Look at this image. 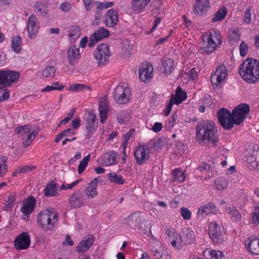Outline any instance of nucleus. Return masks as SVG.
I'll return each instance as SVG.
<instances>
[{"label":"nucleus","instance_id":"32","mask_svg":"<svg viewBox=\"0 0 259 259\" xmlns=\"http://www.w3.org/2000/svg\"><path fill=\"white\" fill-rule=\"evenodd\" d=\"M182 239L186 244H191L194 243L196 236L194 232L189 228H184L183 230Z\"/></svg>","mask_w":259,"mask_h":259},{"label":"nucleus","instance_id":"57","mask_svg":"<svg viewBox=\"0 0 259 259\" xmlns=\"http://www.w3.org/2000/svg\"><path fill=\"white\" fill-rule=\"evenodd\" d=\"M252 11L250 7L246 8L244 14V21L246 23H250L251 21Z\"/></svg>","mask_w":259,"mask_h":259},{"label":"nucleus","instance_id":"31","mask_svg":"<svg viewBox=\"0 0 259 259\" xmlns=\"http://www.w3.org/2000/svg\"><path fill=\"white\" fill-rule=\"evenodd\" d=\"M225 211L229 215V217L232 221L238 222L241 221V215L234 206L227 205L225 209Z\"/></svg>","mask_w":259,"mask_h":259},{"label":"nucleus","instance_id":"51","mask_svg":"<svg viewBox=\"0 0 259 259\" xmlns=\"http://www.w3.org/2000/svg\"><path fill=\"white\" fill-rule=\"evenodd\" d=\"M134 132V130H130L122 137V142L121 147L123 148V151L126 148L128 141L133 137Z\"/></svg>","mask_w":259,"mask_h":259},{"label":"nucleus","instance_id":"4","mask_svg":"<svg viewBox=\"0 0 259 259\" xmlns=\"http://www.w3.org/2000/svg\"><path fill=\"white\" fill-rule=\"evenodd\" d=\"M123 225L133 229L146 230L150 225L144 212L137 211L130 213L123 220Z\"/></svg>","mask_w":259,"mask_h":259},{"label":"nucleus","instance_id":"37","mask_svg":"<svg viewBox=\"0 0 259 259\" xmlns=\"http://www.w3.org/2000/svg\"><path fill=\"white\" fill-rule=\"evenodd\" d=\"M35 12L39 16L46 17L48 13V8L47 6L40 2H36L33 6Z\"/></svg>","mask_w":259,"mask_h":259},{"label":"nucleus","instance_id":"64","mask_svg":"<svg viewBox=\"0 0 259 259\" xmlns=\"http://www.w3.org/2000/svg\"><path fill=\"white\" fill-rule=\"evenodd\" d=\"M113 3L110 2H104V3H99L98 7L101 9H106L109 7H111L113 6Z\"/></svg>","mask_w":259,"mask_h":259},{"label":"nucleus","instance_id":"44","mask_svg":"<svg viewBox=\"0 0 259 259\" xmlns=\"http://www.w3.org/2000/svg\"><path fill=\"white\" fill-rule=\"evenodd\" d=\"M12 48L15 53H19L22 50V38L20 36L13 37L11 41Z\"/></svg>","mask_w":259,"mask_h":259},{"label":"nucleus","instance_id":"35","mask_svg":"<svg viewBox=\"0 0 259 259\" xmlns=\"http://www.w3.org/2000/svg\"><path fill=\"white\" fill-rule=\"evenodd\" d=\"M5 80L7 86L10 85L12 82H16L19 78V74L15 71L4 70Z\"/></svg>","mask_w":259,"mask_h":259},{"label":"nucleus","instance_id":"18","mask_svg":"<svg viewBox=\"0 0 259 259\" xmlns=\"http://www.w3.org/2000/svg\"><path fill=\"white\" fill-rule=\"evenodd\" d=\"M228 75V69L224 65H220L217 68L215 72L211 75V82L215 85L223 81Z\"/></svg>","mask_w":259,"mask_h":259},{"label":"nucleus","instance_id":"11","mask_svg":"<svg viewBox=\"0 0 259 259\" xmlns=\"http://www.w3.org/2000/svg\"><path fill=\"white\" fill-rule=\"evenodd\" d=\"M94 55L99 64H106L110 56L109 46L106 44L99 45L94 51Z\"/></svg>","mask_w":259,"mask_h":259},{"label":"nucleus","instance_id":"60","mask_svg":"<svg viewBox=\"0 0 259 259\" xmlns=\"http://www.w3.org/2000/svg\"><path fill=\"white\" fill-rule=\"evenodd\" d=\"M76 110L73 108L70 110V111L67 114V116L64 119L62 120L60 122V125L65 124L67 123L73 117V115L75 113Z\"/></svg>","mask_w":259,"mask_h":259},{"label":"nucleus","instance_id":"15","mask_svg":"<svg viewBox=\"0 0 259 259\" xmlns=\"http://www.w3.org/2000/svg\"><path fill=\"white\" fill-rule=\"evenodd\" d=\"M96 118V116L94 113L92 112H88L85 122L86 130L85 138L87 139L91 137L97 128L98 124L95 120Z\"/></svg>","mask_w":259,"mask_h":259},{"label":"nucleus","instance_id":"43","mask_svg":"<svg viewBox=\"0 0 259 259\" xmlns=\"http://www.w3.org/2000/svg\"><path fill=\"white\" fill-rule=\"evenodd\" d=\"M131 118V112L123 110L117 114V119L120 124L126 123L128 122Z\"/></svg>","mask_w":259,"mask_h":259},{"label":"nucleus","instance_id":"23","mask_svg":"<svg viewBox=\"0 0 259 259\" xmlns=\"http://www.w3.org/2000/svg\"><path fill=\"white\" fill-rule=\"evenodd\" d=\"M85 198L81 191L78 190L70 196L69 203L73 208H79L83 205Z\"/></svg>","mask_w":259,"mask_h":259},{"label":"nucleus","instance_id":"58","mask_svg":"<svg viewBox=\"0 0 259 259\" xmlns=\"http://www.w3.org/2000/svg\"><path fill=\"white\" fill-rule=\"evenodd\" d=\"M248 51V47L247 45L244 41L241 42L239 46V51L240 55L242 57H245Z\"/></svg>","mask_w":259,"mask_h":259},{"label":"nucleus","instance_id":"14","mask_svg":"<svg viewBox=\"0 0 259 259\" xmlns=\"http://www.w3.org/2000/svg\"><path fill=\"white\" fill-rule=\"evenodd\" d=\"M31 239L27 232H22L19 234L14 241V246L17 250H25L30 245Z\"/></svg>","mask_w":259,"mask_h":259},{"label":"nucleus","instance_id":"61","mask_svg":"<svg viewBox=\"0 0 259 259\" xmlns=\"http://www.w3.org/2000/svg\"><path fill=\"white\" fill-rule=\"evenodd\" d=\"M64 86L54 87V85H47L42 89V92H51L54 90L62 91L64 89Z\"/></svg>","mask_w":259,"mask_h":259},{"label":"nucleus","instance_id":"38","mask_svg":"<svg viewBox=\"0 0 259 259\" xmlns=\"http://www.w3.org/2000/svg\"><path fill=\"white\" fill-rule=\"evenodd\" d=\"M172 97L174 98V102L177 105H179L187 98V93L180 87L176 90L175 96Z\"/></svg>","mask_w":259,"mask_h":259},{"label":"nucleus","instance_id":"55","mask_svg":"<svg viewBox=\"0 0 259 259\" xmlns=\"http://www.w3.org/2000/svg\"><path fill=\"white\" fill-rule=\"evenodd\" d=\"M250 223L255 226L259 224V208L258 207H255L254 211L252 212Z\"/></svg>","mask_w":259,"mask_h":259},{"label":"nucleus","instance_id":"63","mask_svg":"<svg viewBox=\"0 0 259 259\" xmlns=\"http://www.w3.org/2000/svg\"><path fill=\"white\" fill-rule=\"evenodd\" d=\"M71 5L69 2H64L60 4V9L63 12H68L71 9Z\"/></svg>","mask_w":259,"mask_h":259},{"label":"nucleus","instance_id":"25","mask_svg":"<svg viewBox=\"0 0 259 259\" xmlns=\"http://www.w3.org/2000/svg\"><path fill=\"white\" fill-rule=\"evenodd\" d=\"M245 245L248 251L251 254H259V239L256 237L251 236L245 241Z\"/></svg>","mask_w":259,"mask_h":259},{"label":"nucleus","instance_id":"45","mask_svg":"<svg viewBox=\"0 0 259 259\" xmlns=\"http://www.w3.org/2000/svg\"><path fill=\"white\" fill-rule=\"evenodd\" d=\"M16 200V194L14 193H10L4 203L5 209L10 210L15 205Z\"/></svg>","mask_w":259,"mask_h":259},{"label":"nucleus","instance_id":"56","mask_svg":"<svg viewBox=\"0 0 259 259\" xmlns=\"http://www.w3.org/2000/svg\"><path fill=\"white\" fill-rule=\"evenodd\" d=\"M181 215L184 220H189L191 218L192 213L191 211L186 207H182L180 208Z\"/></svg>","mask_w":259,"mask_h":259},{"label":"nucleus","instance_id":"47","mask_svg":"<svg viewBox=\"0 0 259 259\" xmlns=\"http://www.w3.org/2000/svg\"><path fill=\"white\" fill-rule=\"evenodd\" d=\"M7 162V158L4 155H0V178L3 177L8 171Z\"/></svg>","mask_w":259,"mask_h":259},{"label":"nucleus","instance_id":"21","mask_svg":"<svg viewBox=\"0 0 259 259\" xmlns=\"http://www.w3.org/2000/svg\"><path fill=\"white\" fill-rule=\"evenodd\" d=\"M208 233L210 238L214 242H221L223 240L220 227L214 221L208 224Z\"/></svg>","mask_w":259,"mask_h":259},{"label":"nucleus","instance_id":"39","mask_svg":"<svg viewBox=\"0 0 259 259\" xmlns=\"http://www.w3.org/2000/svg\"><path fill=\"white\" fill-rule=\"evenodd\" d=\"M108 179L110 182L118 185L123 184L124 179L123 177L117 174L115 172H110L107 174Z\"/></svg>","mask_w":259,"mask_h":259},{"label":"nucleus","instance_id":"62","mask_svg":"<svg viewBox=\"0 0 259 259\" xmlns=\"http://www.w3.org/2000/svg\"><path fill=\"white\" fill-rule=\"evenodd\" d=\"M10 97V92L8 90H0V102L7 100Z\"/></svg>","mask_w":259,"mask_h":259},{"label":"nucleus","instance_id":"49","mask_svg":"<svg viewBox=\"0 0 259 259\" xmlns=\"http://www.w3.org/2000/svg\"><path fill=\"white\" fill-rule=\"evenodd\" d=\"M56 186L54 182H51L47 185L45 189V195L47 196H53L56 194Z\"/></svg>","mask_w":259,"mask_h":259},{"label":"nucleus","instance_id":"42","mask_svg":"<svg viewBox=\"0 0 259 259\" xmlns=\"http://www.w3.org/2000/svg\"><path fill=\"white\" fill-rule=\"evenodd\" d=\"M207 259H224L223 253L214 250H207L204 252Z\"/></svg>","mask_w":259,"mask_h":259},{"label":"nucleus","instance_id":"33","mask_svg":"<svg viewBox=\"0 0 259 259\" xmlns=\"http://www.w3.org/2000/svg\"><path fill=\"white\" fill-rule=\"evenodd\" d=\"M151 0H132V9L136 13H141L145 10L146 7Z\"/></svg>","mask_w":259,"mask_h":259},{"label":"nucleus","instance_id":"48","mask_svg":"<svg viewBox=\"0 0 259 259\" xmlns=\"http://www.w3.org/2000/svg\"><path fill=\"white\" fill-rule=\"evenodd\" d=\"M215 188L218 190H223L228 187V182L224 177L218 178L214 182Z\"/></svg>","mask_w":259,"mask_h":259},{"label":"nucleus","instance_id":"19","mask_svg":"<svg viewBox=\"0 0 259 259\" xmlns=\"http://www.w3.org/2000/svg\"><path fill=\"white\" fill-rule=\"evenodd\" d=\"M21 208L22 212L21 218L23 220H27L30 214L33 211L35 205V200L33 197H29L22 202Z\"/></svg>","mask_w":259,"mask_h":259},{"label":"nucleus","instance_id":"5","mask_svg":"<svg viewBox=\"0 0 259 259\" xmlns=\"http://www.w3.org/2000/svg\"><path fill=\"white\" fill-rule=\"evenodd\" d=\"M58 221V213L53 208H48L41 211L37 218L39 227L46 231L53 229Z\"/></svg>","mask_w":259,"mask_h":259},{"label":"nucleus","instance_id":"6","mask_svg":"<svg viewBox=\"0 0 259 259\" xmlns=\"http://www.w3.org/2000/svg\"><path fill=\"white\" fill-rule=\"evenodd\" d=\"M222 42L220 33L214 31L209 32L203 36L201 50L206 54H211L220 48Z\"/></svg>","mask_w":259,"mask_h":259},{"label":"nucleus","instance_id":"30","mask_svg":"<svg viewBox=\"0 0 259 259\" xmlns=\"http://www.w3.org/2000/svg\"><path fill=\"white\" fill-rule=\"evenodd\" d=\"M80 58L79 50L74 46H71L67 52V58L69 63L71 65H75Z\"/></svg>","mask_w":259,"mask_h":259},{"label":"nucleus","instance_id":"50","mask_svg":"<svg viewBox=\"0 0 259 259\" xmlns=\"http://www.w3.org/2000/svg\"><path fill=\"white\" fill-rule=\"evenodd\" d=\"M90 89V87L81 83H74L71 85L69 88L68 91L78 92L83 91L84 90H89Z\"/></svg>","mask_w":259,"mask_h":259},{"label":"nucleus","instance_id":"28","mask_svg":"<svg viewBox=\"0 0 259 259\" xmlns=\"http://www.w3.org/2000/svg\"><path fill=\"white\" fill-rule=\"evenodd\" d=\"M175 64L173 60L170 58H166L163 60L160 71L164 76L170 75L174 70Z\"/></svg>","mask_w":259,"mask_h":259},{"label":"nucleus","instance_id":"27","mask_svg":"<svg viewBox=\"0 0 259 259\" xmlns=\"http://www.w3.org/2000/svg\"><path fill=\"white\" fill-rule=\"evenodd\" d=\"M118 20V14L116 10H108L105 16V24L108 27H113L117 24Z\"/></svg>","mask_w":259,"mask_h":259},{"label":"nucleus","instance_id":"20","mask_svg":"<svg viewBox=\"0 0 259 259\" xmlns=\"http://www.w3.org/2000/svg\"><path fill=\"white\" fill-rule=\"evenodd\" d=\"M99 181L98 178H96L88 184L84 189V196L86 198L91 199L98 196L97 187Z\"/></svg>","mask_w":259,"mask_h":259},{"label":"nucleus","instance_id":"9","mask_svg":"<svg viewBox=\"0 0 259 259\" xmlns=\"http://www.w3.org/2000/svg\"><path fill=\"white\" fill-rule=\"evenodd\" d=\"M40 23L37 17L33 14H30L28 18L26 26L28 38L34 39L38 33Z\"/></svg>","mask_w":259,"mask_h":259},{"label":"nucleus","instance_id":"24","mask_svg":"<svg viewBox=\"0 0 259 259\" xmlns=\"http://www.w3.org/2000/svg\"><path fill=\"white\" fill-rule=\"evenodd\" d=\"M99 111L100 113V122L104 123L107 118L109 111L108 103L106 96L101 97L99 102Z\"/></svg>","mask_w":259,"mask_h":259},{"label":"nucleus","instance_id":"1","mask_svg":"<svg viewBox=\"0 0 259 259\" xmlns=\"http://www.w3.org/2000/svg\"><path fill=\"white\" fill-rule=\"evenodd\" d=\"M250 107L246 104L242 103L237 106L232 113L226 109H220L217 114L221 125L226 130H231L234 125H240L246 118Z\"/></svg>","mask_w":259,"mask_h":259},{"label":"nucleus","instance_id":"34","mask_svg":"<svg viewBox=\"0 0 259 259\" xmlns=\"http://www.w3.org/2000/svg\"><path fill=\"white\" fill-rule=\"evenodd\" d=\"M241 33L237 27H232L228 30V37L229 41L232 45L239 41Z\"/></svg>","mask_w":259,"mask_h":259},{"label":"nucleus","instance_id":"40","mask_svg":"<svg viewBox=\"0 0 259 259\" xmlns=\"http://www.w3.org/2000/svg\"><path fill=\"white\" fill-rule=\"evenodd\" d=\"M172 181L178 183H183L186 180V175L182 170L176 168L172 171Z\"/></svg>","mask_w":259,"mask_h":259},{"label":"nucleus","instance_id":"36","mask_svg":"<svg viewBox=\"0 0 259 259\" xmlns=\"http://www.w3.org/2000/svg\"><path fill=\"white\" fill-rule=\"evenodd\" d=\"M151 250L157 259H169L170 258L167 251L163 247H159L158 248L153 247Z\"/></svg>","mask_w":259,"mask_h":259},{"label":"nucleus","instance_id":"8","mask_svg":"<svg viewBox=\"0 0 259 259\" xmlns=\"http://www.w3.org/2000/svg\"><path fill=\"white\" fill-rule=\"evenodd\" d=\"M130 90L126 83H119L115 89L113 96L118 104H126L129 101Z\"/></svg>","mask_w":259,"mask_h":259},{"label":"nucleus","instance_id":"26","mask_svg":"<svg viewBox=\"0 0 259 259\" xmlns=\"http://www.w3.org/2000/svg\"><path fill=\"white\" fill-rule=\"evenodd\" d=\"M95 241V238L92 235L84 237L76 247V251L78 253H84L89 250Z\"/></svg>","mask_w":259,"mask_h":259},{"label":"nucleus","instance_id":"17","mask_svg":"<svg viewBox=\"0 0 259 259\" xmlns=\"http://www.w3.org/2000/svg\"><path fill=\"white\" fill-rule=\"evenodd\" d=\"M217 211V207L213 203L211 202L207 203L201 206L198 209L196 213V218L198 221H202L205 216L215 213Z\"/></svg>","mask_w":259,"mask_h":259},{"label":"nucleus","instance_id":"52","mask_svg":"<svg viewBox=\"0 0 259 259\" xmlns=\"http://www.w3.org/2000/svg\"><path fill=\"white\" fill-rule=\"evenodd\" d=\"M90 159V155L89 154L84 157L80 161L78 167V173L81 174L86 168Z\"/></svg>","mask_w":259,"mask_h":259},{"label":"nucleus","instance_id":"53","mask_svg":"<svg viewBox=\"0 0 259 259\" xmlns=\"http://www.w3.org/2000/svg\"><path fill=\"white\" fill-rule=\"evenodd\" d=\"M56 73L55 67L47 66L42 70V76L45 77H53Z\"/></svg>","mask_w":259,"mask_h":259},{"label":"nucleus","instance_id":"41","mask_svg":"<svg viewBox=\"0 0 259 259\" xmlns=\"http://www.w3.org/2000/svg\"><path fill=\"white\" fill-rule=\"evenodd\" d=\"M227 14V9L225 7H223L219 9L215 13L214 16L212 17L211 22H215L223 20Z\"/></svg>","mask_w":259,"mask_h":259},{"label":"nucleus","instance_id":"22","mask_svg":"<svg viewBox=\"0 0 259 259\" xmlns=\"http://www.w3.org/2000/svg\"><path fill=\"white\" fill-rule=\"evenodd\" d=\"M109 34L110 32L107 29L103 27L100 28L90 37L88 46L90 48L94 47L98 41L104 38L107 37Z\"/></svg>","mask_w":259,"mask_h":259},{"label":"nucleus","instance_id":"29","mask_svg":"<svg viewBox=\"0 0 259 259\" xmlns=\"http://www.w3.org/2000/svg\"><path fill=\"white\" fill-rule=\"evenodd\" d=\"M209 7L208 0H196L194 7L195 14L203 15L205 14Z\"/></svg>","mask_w":259,"mask_h":259},{"label":"nucleus","instance_id":"54","mask_svg":"<svg viewBox=\"0 0 259 259\" xmlns=\"http://www.w3.org/2000/svg\"><path fill=\"white\" fill-rule=\"evenodd\" d=\"M247 162H248V167L250 169H255L257 168L258 164L256 161V157L253 155L248 156L247 158Z\"/></svg>","mask_w":259,"mask_h":259},{"label":"nucleus","instance_id":"7","mask_svg":"<svg viewBox=\"0 0 259 259\" xmlns=\"http://www.w3.org/2000/svg\"><path fill=\"white\" fill-rule=\"evenodd\" d=\"M16 133L22 137L23 145L25 147L29 146L38 134L37 128L29 125L19 126L16 129Z\"/></svg>","mask_w":259,"mask_h":259},{"label":"nucleus","instance_id":"3","mask_svg":"<svg viewBox=\"0 0 259 259\" xmlns=\"http://www.w3.org/2000/svg\"><path fill=\"white\" fill-rule=\"evenodd\" d=\"M238 72L245 81L254 83L259 78V62L248 58L240 65Z\"/></svg>","mask_w":259,"mask_h":259},{"label":"nucleus","instance_id":"46","mask_svg":"<svg viewBox=\"0 0 259 259\" xmlns=\"http://www.w3.org/2000/svg\"><path fill=\"white\" fill-rule=\"evenodd\" d=\"M80 35V28L77 26L70 27L68 31V36L70 39L75 40L78 38Z\"/></svg>","mask_w":259,"mask_h":259},{"label":"nucleus","instance_id":"12","mask_svg":"<svg viewBox=\"0 0 259 259\" xmlns=\"http://www.w3.org/2000/svg\"><path fill=\"white\" fill-rule=\"evenodd\" d=\"M154 68L153 66L148 62L141 64L139 69V75L140 79L144 82L149 81L153 77Z\"/></svg>","mask_w":259,"mask_h":259},{"label":"nucleus","instance_id":"59","mask_svg":"<svg viewBox=\"0 0 259 259\" xmlns=\"http://www.w3.org/2000/svg\"><path fill=\"white\" fill-rule=\"evenodd\" d=\"M174 98L173 97H171V98L169 99V102L167 104V105L166 106L165 108L164 109V114L166 116L168 115V114L170 113L171 108L174 105Z\"/></svg>","mask_w":259,"mask_h":259},{"label":"nucleus","instance_id":"10","mask_svg":"<svg viewBox=\"0 0 259 259\" xmlns=\"http://www.w3.org/2000/svg\"><path fill=\"white\" fill-rule=\"evenodd\" d=\"M151 149L147 144H141L134 151L136 162L139 165L145 163L150 157Z\"/></svg>","mask_w":259,"mask_h":259},{"label":"nucleus","instance_id":"2","mask_svg":"<svg viewBox=\"0 0 259 259\" xmlns=\"http://www.w3.org/2000/svg\"><path fill=\"white\" fill-rule=\"evenodd\" d=\"M196 139L199 144L207 142L214 144L219 140L218 128L212 120H204L197 123Z\"/></svg>","mask_w":259,"mask_h":259},{"label":"nucleus","instance_id":"16","mask_svg":"<svg viewBox=\"0 0 259 259\" xmlns=\"http://www.w3.org/2000/svg\"><path fill=\"white\" fill-rule=\"evenodd\" d=\"M118 154L113 151H110L102 155L98 159V162L104 166L115 165L118 160Z\"/></svg>","mask_w":259,"mask_h":259},{"label":"nucleus","instance_id":"13","mask_svg":"<svg viewBox=\"0 0 259 259\" xmlns=\"http://www.w3.org/2000/svg\"><path fill=\"white\" fill-rule=\"evenodd\" d=\"M166 240L171 246L178 249L183 247V239L181 236L174 229H168L166 231Z\"/></svg>","mask_w":259,"mask_h":259}]
</instances>
